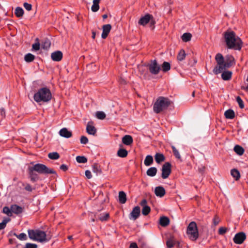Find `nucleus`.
<instances>
[{
  "label": "nucleus",
  "mask_w": 248,
  "mask_h": 248,
  "mask_svg": "<svg viewBox=\"0 0 248 248\" xmlns=\"http://www.w3.org/2000/svg\"><path fill=\"white\" fill-rule=\"evenodd\" d=\"M217 65L214 67L213 71L215 75H218L224 70L230 68L235 63L234 57L231 55H227L224 58L223 55L218 53L215 56Z\"/></svg>",
  "instance_id": "nucleus-1"
},
{
  "label": "nucleus",
  "mask_w": 248,
  "mask_h": 248,
  "mask_svg": "<svg viewBox=\"0 0 248 248\" xmlns=\"http://www.w3.org/2000/svg\"><path fill=\"white\" fill-rule=\"evenodd\" d=\"M224 38L227 47L229 49L240 50L242 46L241 39L233 31H227L224 32Z\"/></svg>",
  "instance_id": "nucleus-2"
},
{
  "label": "nucleus",
  "mask_w": 248,
  "mask_h": 248,
  "mask_svg": "<svg viewBox=\"0 0 248 248\" xmlns=\"http://www.w3.org/2000/svg\"><path fill=\"white\" fill-rule=\"evenodd\" d=\"M33 98L36 102L42 104L49 102L52 98V94L48 88L43 87L34 93Z\"/></svg>",
  "instance_id": "nucleus-3"
},
{
  "label": "nucleus",
  "mask_w": 248,
  "mask_h": 248,
  "mask_svg": "<svg viewBox=\"0 0 248 248\" xmlns=\"http://www.w3.org/2000/svg\"><path fill=\"white\" fill-rule=\"evenodd\" d=\"M28 233L29 237L32 240L41 243L48 241V240L46 239V234L43 231L39 229H29L28 230Z\"/></svg>",
  "instance_id": "nucleus-4"
},
{
  "label": "nucleus",
  "mask_w": 248,
  "mask_h": 248,
  "mask_svg": "<svg viewBox=\"0 0 248 248\" xmlns=\"http://www.w3.org/2000/svg\"><path fill=\"white\" fill-rule=\"evenodd\" d=\"M168 107H174L173 102L167 97L160 96L154 104L153 108H162Z\"/></svg>",
  "instance_id": "nucleus-5"
},
{
  "label": "nucleus",
  "mask_w": 248,
  "mask_h": 248,
  "mask_svg": "<svg viewBox=\"0 0 248 248\" xmlns=\"http://www.w3.org/2000/svg\"><path fill=\"white\" fill-rule=\"evenodd\" d=\"M187 234L189 238L192 241L196 240L199 237V232L195 222L192 221L187 227Z\"/></svg>",
  "instance_id": "nucleus-6"
},
{
  "label": "nucleus",
  "mask_w": 248,
  "mask_h": 248,
  "mask_svg": "<svg viewBox=\"0 0 248 248\" xmlns=\"http://www.w3.org/2000/svg\"><path fill=\"white\" fill-rule=\"evenodd\" d=\"M33 170L39 174H56V171L52 169L48 168L44 164L37 163L31 167Z\"/></svg>",
  "instance_id": "nucleus-7"
},
{
  "label": "nucleus",
  "mask_w": 248,
  "mask_h": 248,
  "mask_svg": "<svg viewBox=\"0 0 248 248\" xmlns=\"http://www.w3.org/2000/svg\"><path fill=\"white\" fill-rule=\"evenodd\" d=\"M148 67L150 72L155 75L158 74L161 69L156 60H152L150 63L148 65Z\"/></svg>",
  "instance_id": "nucleus-8"
},
{
  "label": "nucleus",
  "mask_w": 248,
  "mask_h": 248,
  "mask_svg": "<svg viewBox=\"0 0 248 248\" xmlns=\"http://www.w3.org/2000/svg\"><path fill=\"white\" fill-rule=\"evenodd\" d=\"M171 165L169 162H165L162 167V174L161 177L163 179H167L168 178L169 176L170 175L171 170Z\"/></svg>",
  "instance_id": "nucleus-9"
},
{
  "label": "nucleus",
  "mask_w": 248,
  "mask_h": 248,
  "mask_svg": "<svg viewBox=\"0 0 248 248\" xmlns=\"http://www.w3.org/2000/svg\"><path fill=\"white\" fill-rule=\"evenodd\" d=\"M153 16L150 14H146L141 17L139 20L138 23L142 26H145L151 21V23L154 24L155 22L152 20Z\"/></svg>",
  "instance_id": "nucleus-10"
},
{
  "label": "nucleus",
  "mask_w": 248,
  "mask_h": 248,
  "mask_svg": "<svg viewBox=\"0 0 248 248\" xmlns=\"http://www.w3.org/2000/svg\"><path fill=\"white\" fill-rule=\"evenodd\" d=\"M140 208L139 206H135L133 208L129 215V218L130 220H135L140 215Z\"/></svg>",
  "instance_id": "nucleus-11"
},
{
  "label": "nucleus",
  "mask_w": 248,
  "mask_h": 248,
  "mask_svg": "<svg viewBox=\"0 0 248 248\" xmlns=\"http://www.w3.org/2000/svg\"><path fill=\"white\" fill-rule=\"evenodd\" d=\"M246 238V234L243 232H240L235 235L233 240L235 244H241L244 242Z\"/></svg>",
  "instance_id": "nucleus-12"
},
{
  "label": "nucleus",
  "mask_w": 248,
  "mask_h": 248,
  "mask_svg": "<svg viewBox=\"0 0 248 248\" xmlns=\"http://www.w3.org/2000/svg\"><path fill=\"white\" fill-rule=\"evenodd\" d=\"M29 177L32 182H35L37 181L39 177L38 175L35 172V170H33L32 169L29 167L28 169Z\"/></svg>",
  "instance_id": "nucleus-13"
},
{
  "label": "nucleus",
  "mask_w": 248,
  "mask_h": 248,
  "mask_svg": "<svg viewBox=\"0 0 248 248\" xmlns=\"http://www.w3.org/2000/svg\"><path fill=\"white\" fill-rule=\"evenodd\" d=\"M103 32L101 35V37L103 39H105L108 36L109 32L111 29V26L110 24H106L103 26Z\"/></svg>",
  "instance_id": "nucleus-14"
},
{
  "label": "nucleus",
  "mask_w": 248,
  "mask_h": 248,
  "mask_svg": "<svg viewBox=\"0 0 248 248\" xmlns=\"http://www.w3.org/2000/svg\"><path fill=\"white\" fill-rule=\"evenodd\" d=\"M51 57L54 61L59 62L62 58V53L60 51H56L51 53Z\"/></svg>",
  "instance_id": "nucleus-15"
},
{
  "label": "nucleus",
  "mask_w": 248,
  "mask_h": 248,
  "mask_svg": "<svg viewBox=\"0 0 248 248\" xmlns=\"http://www.w3.org/2000/svg\"><path fill=\"white\" fill-rule=\"evenodd\" d=\"M59 133L61 137L67 139L70 138L72 135V132L69 131L66 128H62L59 131Z\"/></svg>",
  "instance_id": "nucleus-16"
},
{
  "label": "nucleus",
  "mask_w": 248,
  "mask_h": 248,
  "mask_svg": "<svg viewBox=\"0 0 248 248\" xmlns=\"http://www.w3.org/2000/svg\"><path fill=\"white\" fill-rule=\"evenodd\" d=\"M155 195L158 197H162L165 194V189L162 186H156L155 189Z\"/></svg>",
  "instance_id": "nucleus-17"
},
{
  "label": "nucleus",
  "mask_w": 248,
  "mask_h": 248,
  "mask_svg": "<svg viewBox=\"0 0 248 248\" xmlns=\"http://www.w3.org/2000/svg\"><path fill=\"white\" fill-rule=\"evenodd\" d=\"M11 206L12 213L18 215L22 213L23 211L22 207L17 204H12Z\"/></svg>",
  "instance_id": "nucleus-18"
},
{
  "label": "nucleus",
  "mask_w": 248,
  "mask_h": 248,
  "mask_svg": "<svg viewBox=\"0 0 248 248\" xmlns=\"http://www.w3.org/2000/svg\"><path fill=\"white\" fill-rule=\"evenodd\" d=\"M221 72V78L224 80H229L232 78V73L231 71L224 70Z\"/></svg>",
  "instance_id": "nucleus-19"
},
{
  "label": "nucleus",
  "mask_w": 248,
  "mask_h": 248,
  "mask_svg": "<svg viewBox=\"0 0 248 248\" xmlns=\"http://www.w3.org/2000/svg\"><path fill=\"white\" fill-rule=\"evenodd\" d=\"M133 141L132 137L128 135H125L122 139L123 143L126 145H130L132 143Z\"/></svg>",
  "instance_id": "nucleus-20"
},
{
  "label": "nucleus",
  "mask_w": 248,
  "mask_h": 248,
  "mask_svg": "<svg viewBox=\"0 0 248 248\" xmlns=\"http://www.w3.org/2000/svg\"><path fill=\"white\" fill-rule=\"evenodd\" d=\"M155 159L157 164H160L165 160V157L163 154L157 153L155 155Z\"/></svg>",
  "instance_id": "nucleus-21"
},
{
  "label": "nucleus",
  "mask_w": 248,
  "mask_h": 248,
  "mask_svg": "<svg viewBox=\"0 0 248 248\" xmlns=\"http://www.w3.org/2000/svg\"><path fill=\"white\" fill-rule=\"evenodd\" d=\"M86 131L90 135H95L96 133V129L94 126L91 125L88 123L86 126Z\"/></svg>",
  "instance_id": "nucleus-22"
},
{
  "label": "nucleus",
  "mask_w": 248,
  "mask_h": 248,
  "mask_svg": "<svg viewBox=\"0 0 248 248\" xmlns=\"http://www.w3.org/2000/svg\"><path fill=\"white\" fill-rule=\"evenodd\" d=\"M119 202L120 203L124 204L126 202V195L123 191H120L119 193Z\"/></svg>",
  "instance_id": "nucleus-23"
},
{
  "label": "nucleus",
  "mask_w": 248,
  "mask_h": 248,
  "mask_svg": "<svg viewBox=\"0 0 248 248\" xmlns=\"http://www.w3.org/2000/svg\"><path fill=\"white\" fill-rule=\"evenodd\" d=\"M159 223L163 227L167 226L170 223V219L167 217H161L159 219Z\"/></svg>",
  "instance_id": "nucleus-24"
},
{
  "label": "nucleus",
  "mask_w": 248,
  "mask_h": 248,
  "mask_svg": "<svg viewBox=\"0 0 248 248\" xmlns=\"http://www.w3.org/2000/svg\"><path fill=\"white\" fill-rule=\"evenodd\" d=\"M157 171V170L156 168L155 167H152L147 170L146 174L150 177H154L156 174Z\"/></svg>",
  "instance_id": "nucleus-25"
},
{
  "label": "nucleus",
  "mask_w": 248,
  "mask_h": 248,
  "mask_svg": "<svg viewBox=\"0 0 248 248\" xmlns=\"http://www.w3.org/2000/svg\"><path fill=\"white\" fill-rule=\"evenodd\" d=\"M224 116L227 119H232L235 116V113L233 109H227L224 112Z\"/></svg>",
  "instance_id": "nucleus-26"
},
{
  "label": "nucleus",
  "mask_w": 248,
  "mask_h": 248,
  "mask_svg": "<svg viewBox=\"0 0 248 248\" xmlns=\"http://www.w3.org/2000/svg\"><path fill=\"white\" fill-rule=\"evenodd\" d=\"M51 43L49 39H46L42 42L41 46V48L45 50H47L50 46Z\"/></svg>",
  "instance_id": "nucleus-27"
},
{
  "label": "nucleus",
  "mask_w": 248,
  "mask_h": 248,
  "mask_svg": "<svg viewBox=\"0 0 248 248\" xmlns=\"http://www.w3.org/2000/svg\"><path fill=\"white\" fill-rule=\"evenodd\" d=\"M154 161L153 157L151 155H147L144 161V164L146 166H151Z\"/></svg>",
  "instance_id": "nucleus-28"
},
{
  "label": "nucleus",
  "mask_w": 248,
  "mask_h": 248,
  "mask_svg": "<svg viewBox=\"0 0 248 248\" xmlns=\"http://www.w3.org/2000/svg\"><path fill=\"white\" fill-rule=\"evenodd\" d=\"M233 150L239 155H242L244 152V148L239 145H235Z\"/></svg>",
  "instance_id": "nucleus-29"
},
{
  "label": "nucleus",
  "mask_w": 248,
  "mask_h": 248,
  "mask_svg": "<svg viewBox=\"0 0 248 248\" xmlns=\"http://www.w3.org/2000/svg\"><path fill=\"white\" fill-rule=\"evenodd\" d=\"M92 171L96 174V175H99L102 173V170L99 166L95 164L92 166Z\"/></svg>",
  "instance_id": "nucleus-30"
},
{
  "label": "nucleus",
  "mask_w": 248,
  "mask_h": 248,
  "mask_svg": "<svg viewBox=\"0 0 248 248\" xmlns=\"http://www.w3.org/2000/svg\"><path fill=\"white\" fill-rule=\"evenodd\" d=\"M100 0H93V4L91 7V10L93 12H96L99 9V3Z\"/></svg>",
  "instance_id": "nucleus-31"
},
{
  "label": "nucleus",
  "mask_w": 248,
  "mask_h": 248,
  "mask_svg": "<svg viewBox=\"0 0 248 248\" xmlns=\"http://www.w3.org/2000/svg\"><path fill=\"white\" fill-rule=\"evenodd\" d=\"M231 174L236 180H238L240 177V172L237 169H232L231 171Z\"/></svg>",
  "instance_id": "nucleus-32"
},
{
  "label": "nucleus",
  "mask_w": 248,
  "mask_h": 248,
  "mask_svg": "<svg viewBox=\"0 0 248 248\" xmlns=\"http://www.w3.org/2000/svg\"><path fill=\"white\" fill-rule=\"evenodd\" d=\"M94 116L99 120H104L106 118V115L102 111H97L95 112Z\"/></svg>",
  "instance_id": "nucleus-33"
},
{
  "label": "nucleus",
  "mask_w": 248,
  "mask_h": 248,
  "mask_svg": "<svg viewBox=\"0 0 248 248\" xmlns=\"http://www.w3.org/2000/svg\"><path fill=\"white\" fill-rule=\"evenodd\" d=\"M2 212L3 214H6L8 216V217H10L12 216V212L11 210V206H10V208H9L8 206H4L3 207Z\"/></svg>",
  "instance_id": "nucleus-34"
},
{
  "label": "nucleus",
  "mask_w": 248,
  "mask_h": 248,
  "mask_svg": "<svg viewBox=\"0 0 248 248\" xmlns=\"http://www.w3.org/2000/svg\"><path fill=\"white\" fill-rule=\"evenodd\" d=\"M13 235L16 237L19 240L21 241H25L28 239L27 236L25 233H21L19 234H17L16 233L14 232Z\"/></svg>",
  "instance_id": "nucleus-35"
},
{
  "label": "nucleus",
  "mask_w": 248,
  "mask_h": 248,
  "mask_svg": "<svg viewBox=\"0 0 248 248\" xmlns=\"http://www.w3.org/2000/svg\"><path fill=\"white\" fill-rule=\"evenodd\" d=\"M127 151L125 149L123 148L120 149L117 152L118 156L122 158L126 157L127 155Z\"/></svg>",
  "instance_id": "nucleus-36"
},
{
  "label": "nucleus",
  "mask_w": 248,
  "mask_h": 248,
  "mask_svg": "<svg viewBox=\"0 0 248 248\" xmlns=\"http://www.w3.org/2000/svg\"><path fill=\"white\" fill-rule=\"evenodd\" d=\"M15 14L17 17H21L23 16L24 10L21 7H17L15 9Z\"/></svg>",
  "instance_id": "nucleus-37"
},
{
  "label": "nucleus",
  "mask_w": 248,
  "mask_h": 248,
  "mask_svg": "<svg viewBox=\"0 0 248 248\" xmlns=\"http://www.w3.org/2000/svg\"><path fill=\"white\" fill-rule=\"evenodd\" d=\"M35 59V56L31 54L28 53L25 55L24 60L27 62H32Z\"/></svg>",
  "instance_id": "nucleus-38"
},
{
  "label": "nucleus",
  "mask_w": 248,
  "mask_h": 248,
  "mask_svg": "<svg viewBox=\"0 0 248 248\" xmlns=\"http://www.w3.org/2000/svg\"><path fill=\"white\" fill-rule=\"evenodd\" d=\"M48 157L51 159L56 160L59 158L60 155L57 152H54L49 153L48 155Z\"/></svg>",
  "instance_id": "nucleus-39"
},
{
  "label": "nucleus",
  "mask_w": 248,
  "mask_h": 248,
  "mask_svg": "<svg viewBox=\"0 0 248 248\" xmlns=\"http://www.w3.org/2000/svg\"><path fill=\"white\" fill-rule=\"evenodd\" d=\"M170 63L167 62H164L162 65V70L164 72H166L170 70Z\"/></svg>",
  "instance_id": "nucleus-40"
},
{
  "label": "nucleus",
  "mask_w": 248,
  "mask_h": 248,
  "mask_svg": "<svg viewBox=\"0 0 248 248\" xmlns=\"http://www.w3.org/2000/svg\"><path fill=\"white\" fill-rule=\"evenodd\" d=\"M186 56V54L185 53V51L182 49L180 51L178 56H177V59L179 61H182L184 60Z\"/></svg>",
  "instance_id": "nucleus-41"
},
{
  "label": "nucleus",
  "mask_w": 248,
  "mask_h": 248,
  "mask_svg": "<svg viewBox=\"0 0 248 248\" xmlns=\"http://www.w3.org/2000/svg\"><path fill=\"white\" fill-rule=\"evenodd\" d=\"M178 244L179 246V243L175 240H169L167 241V246L168 248H172L174 245Z\"/></svg>",
  "instance_id": "nucleus-42"
},
{
  "label": "nucleus",
  "mask_w": 248,
  "mask_h": 248,
  "mask_svg": "<svg viewBox=\"0 0 248 248\" xmlns=\"http://www.w3.org/2000/svg\"><path fill=\"white\" fill-rule=\"evenodd\" d=\"M192 35L190 33H185L182 36V39L184 42H188L191 40Z\"/></svg>",
  "instance_id": "nucleus-43"
},
{
  "label": "nucleus",
  "mask_w": 248,
  "mask_h": 248,
  "mask_svg": "<svg viewBox=\"0 0 248 248\" xmlns=\"http://www.w3.org/2000/svg\"><path fill=\"white\" fill-rule=\"evenodd\" d=\"M76 161L79 163H85L87 162V158L84 156H77Z\"/></svg>",
  "instance_id": "nucleus-44"
},
{
  "label": "nucleus",
  "mask_w": 248,
  "mask_h": 248,
  "mask_svg": "<svg viewBox=\"0 0 248 248\" xmlns=\"http://www.w3.org/2000/svg\"><path fill=\"white\" fill-rule=\"evenodd\" d=\"M40 48V44L39 43V39L36 38L35 43L32 46V48L35 51L39 50Z\"/></svg>",
  "instance_id": "nucleus-45"
},
{
  "label": "nucleus",
  "mask_w": 248,
  "mask_h": 248,
  "mask_svg": "<svg viewBox=\"0 0 248 248\" xmlns=\"http://www.w3.org/2000/svg\"><path fill=\"white\" fill-rule=\"evenodd\" d=\"M109 217V214L108 213H105L103 214H100L98 216V218L99 220L103 221L107 220L108 217Z\"/></svg>",
  "instance_id": "nucleus-46"
},
{
  "label": "nucleus",
  "mask_w": 248,
  "mask_h": 248,
  "mask_svg": "<svg viewBox=\"0 0 248 248\" xmlns=\"http://www.w3.org/2000/svg\"><path fill=\"white\" fill-rule=\"evenodd\" d=\"M151 209L149 206H144L142 209V214L144 215H147L150 212Z\"/></svg>",
  "instance_id": "nucleus-47"
},
{
  "label": "nucleus",
  "mask_w": 248,
  "mask_h": 248,
  "mask_svg": "<svg viewBox=\"0 0 248 248\" xmlns=\"http://www.w3.org/2000/svg\"><path fill=\"white\" fill-rule=\"evenodd\" d=\"M236 101L238 103V104H239V107L241 108H244V103H243V100H242V99L241 98V97L240 96H237V97H236Z\"/></svg>",
  "instance_id": "nucleus-48"
},
{
  "label": "nucleus",
  "mask_w": 248,
  "mask_h": 248,
  "mask_svg": "<svg viewBox=\"0 0 248 248\" xmlns=\"http://www.w3.org/2000/svg\"><path fill=\"white\" fill-rule=\"evenodd\" d=\"M37 245L35 244L27 243L24 248H37Z\"/></svg>",
  "instance_id": "nucleus-49"
},
{
  "label": "nucleus",
  "mask_w": 248,
  "mask_h": 248,
  "mask_svg": "<svg viewBox=\"0 0 248 248\" xmlns=\"http://www.w3.org/2000/svg\"><path fill=\"white\" fill-rule=\"evenodd\" d=\"M88 139L86 137L82 136L80 138V143L83 144H86L88 142Z\"/></svg>",
  "instance_id": "nucleus-50"
},
{
  "label": "nucleus",
  "mask_w": 248,
  "mask_h": 248,
  "mask_svg": "<svg viewBox=\"0 0 248 248\" xmlns=\"http://www.w3.org/2000/svg\"><path fill=\"white\" fill-rule=\"evenodd\" d=\"M227 229L224 227H220L218 230V233L220 235H223L226 232Z\"/></svg>",
  "instance_id": "nucleus-51"
},
{
  "label": "nucleus",
  "mask_w": 248,
  "mask_h": 248,
  "mask_svg": "<svg viewBox=\"0 0 248 248\" xmlns=\"http://www.w3.org/2000/svg\"><path fill=\"white\" fill-rule=\"evenodd\" d=\"M24 7L25 8L26 10L29 11L31 10L32 8L31 4L28 3L27 2H25L23 4Z\"/></svg>",
  "instance_id": "nucleus-52"
},
{
  "label": "nucleus",
  "mask_w": 248,
  "mask_h": 248,
  "mask_svg": "<svg viewBox=\"0 0 248 248\" xmlns=\"http://www.w3.org/2000/svg\"><path fill=\"white\" fill-rule=\"evenodd\" d=\"M24 189L27 191L31 192L34 188L31 187L30 184H27L24 187Z\"/></svg>",
  "instance_id": "nucleus-53"
},
{
  "label": "nucleus",
  "mask_w": 248,
  "mask_h": 248,
  "mask_svg": "<svg viewBox=\"0 0 248 248\" xmlns=\"http://www.w3.org/2000/svg\"><path fill=\"white\" fill-rule=\"evenodd\" d=\"M11 220V219L8 217H4L2 221L3 224L6 226V224L8 222H9Z\"/></svg>",
  "instance_id": "nucleus-54"
},
{
  "label": "nucleus",
  "mask_w": 248,
  "mask_h": 248,
  "mask_svg": "<svg viewBox=\"0 0 248 248\" xmlns=\"http://www.w3.org/2000/svg\"><path fill=\"white\" fill-rule=\"evenodd\" d=\"M86 177L88 179H91L92 177V173L90 170H86L85 172Z\"/></svg>",
  "instance_id": "nucleus-55"
},
{
  "label": "nucleus",
  "mask_w": 248,
  "mask_h": 248,
  "mask_svg": "<svg viewBox=\"0 0 248 248\" xmlns=\"http://www.w3.org/2000/svg\"><path fill=\"white\" fill-rule=\"evenodd\" d=\"M174 155L175 156V157L177 159H180L181 158V155L180 154L178 151V150L177 149L175 151L173 152Z\"/></svg>",
  "instance_id": "nucleus-56"
},
{
  "label": "nucleus",
  "mask_w": 248,
  "mask_h": 248,
  "mask_svg": "<svg viewBox=\"0 0 248 248\" xmlns=\"http://www.w3.org/2000/svg\"><path fill=\"white\" fill-rule=\"evenodd\" d=\"M61 170H62L64 171H65L68 170V167L67 165L65 164H62L60 167Z\"/></svg>",
  "instance_id": "nucleus-57"
},
{
  "label": "nucleus",
  "mask_w": 248,
  "mask_h": 248,
  "mask_svg": "<svg viewBox=\"0 0 248 248\" xmlns=\"http://www.w3.org/2000/svg\"><path fill=\"white\" fill-rule=\"evenodd\" d=\"M164 109H153V113L155 114H159L162 113Z\"/></svg>",
  "instance_id": "nucleus-58"
},
{
  "label": "nucleus",
  "mask_w": 248,
  "mask_h": 248,
  "mask_svg": "<svg viewBox=\"0 0 248 248\" xmlns=\"http://www.w3.org/2000/svg\"><path fill=\"white\" fill-rule=\"evenodd\" d=\"M130 248H139L137 244L136 243H132L130 245Z\"/></svg>",
  "instance_id": "nucleus-59"
},
{
  "label": "nucleus",
  "mask_w": 248,
  "mask_h": 248,
  "mask_svg": "<svg viewBox=\"0 0 248 248\" xmlns=\"http://www.w3.org/2000/svg\"><path fill=\"white\" fill-rule=\"evenodd\" d=\"M147 204V201L145 199H143L140 202L141 206L144 207V206H147L146 205Z\"/></svg>",
  "instance_id": "nucleus-60"
},
{
  "label": "nucleus",
  "mask_w": 248,
  "mask_h": 248,
  "mask_svg": "<svg viewBox=\"0 0 248 248\" xmlns=\"http://www.w3.org/2000/svg\"><path fill=\"white\" fill-rule=\"evenodd\" d=\"M213 223L215 226L217 225L219 223V220L218 219H216V218H214L213 219Z\"/></svg>",
  "instance_id": "nucleus-61"
},
{
  "label": "nucleus",
  "mask_w": 248,
  "mask_h": 248,
  "mask_svg": "<svg viewBox=\"0 0 248 248\" xmlns=\"http://www.w3.org/2000/svg\"><path fill=\"white\" fill-rule=\"evenodd\" d=\"M6 227V225L3 223V222L0 223V230H2L4 229Z\"/></svg>",
  "instance_id": "nucleus-62"
},
{
  "label": "nucleus",
  "mask_w": 248,
  "mask_h": 248,
  "mask_svg": "<svg viewBox=\"0 0 248 248\" xmlns=\"http://www.w3.org/2000/svg\"><path fill=\"white\" fill-rule=\"evenodd\" d=\"M0 113L2 115L5 114V109H1Z\"/></svg>",
  "instance_id": "nucleus-63"
},
{
  "label": "nucleus",
  "mask_w": 248,
  "mask_h": 248,
  "mask_svg": "<svg viewBox=\"0 0 248 248\" xmlns=\"http://www.w3.org/2000/svg\"><path fill=\"white\" fill-rule=\"evenodd\" d=\"M95 37V32L94 31L92 32V38L94 39Z\"/></svg>",
  "instance_id": "nucleus-64"
}]
</instances>
